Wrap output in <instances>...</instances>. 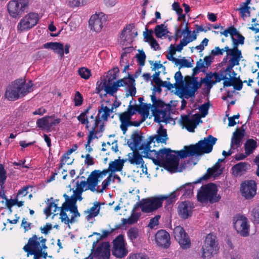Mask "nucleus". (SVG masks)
I'll return each instance as SVG.
<instances>
[{"mask_svg":"<svg viewBox=\"0 0 259 259\" xmlns=\"http://www.w3.org/2000/svg\"><path fill=\"white\" fill-rule=\"evenodd\" d=\"M217 141L216 138L208 135L204 140L199 141L197 143L190 146H185L184 150L179 151V155L181 158L193 156H200L205 153L211 152L213 146Z\"/></svg>","mask_w":259,"mask_h":259,"instance_id":"1","label":"nucleus"},{"mask_svg":"<svg viewBox=\"0 0 259 259\" xmlns=\"http://www.w3.org/2000/svg\"><path fill=\"white\" fill-rule=\"evenodd\" d=\"M178 152L173 151L169 148L161 149L159 153L161 159H155L154 163L156 165L164 167L171 172L181 171L182 169H178L179 157L181 158Z\"/></svg>","mask_w":259,"mask_h":259,"instance_id":"2","label":"nucleus"},{"mask_svg":"<svg viewBox=\"0 0 259 259\" xmlns=\"http://www.w3.org/2000/svg\"><path fill=\"white\" fill-rule=\"evenodd\" d=\"M32 85L31 81L25 83L22 79H17L7 87L5 97L10 101L16 100L30 92L32 90Z\"/></svg>","mask_w":259,"mask_h":259,"instance_id":"3","label":"nucleus"},{"mask_svg":"<svg viewBox=\"0 0 259 259\" xmlns=\"http://www.w3.org/2000/svg\"><path fill=\"white\" fill-rule=\"evenodd\" d=\"M197 198L201 203H214L219 202L221 199L218 194L217 185L213 183H209L203 185L198 191Z\"/></svg>","mask_w":259,"mask_h":259,"instance_id":"4","label":"nucleus"},{"mask_svg":"<svg viewBox=\"0 0 259 259\" xmlns=\"http://www.w3.org/2000/svg\"><path fill=\"white\" fill-rule=\"evenodd\" d=\"M197 77H193L192 80L190 81V84L187 85L185 88L183 90V95L185 96V98L188 99L192 98L195 96V93L199 89L202 83H204L206 87L207 90L209 92L212 86L216 83V81L211 79V76L209 74H206L204 78L201 79L200 82L197 81Z\"/></svg>","mask_w":259,"mask_h":259,"instance_id":"5","label":"nucleus"},{"mask_svg":"<svg viewBox=\"0 0 259 259\" xmlns=\"http://www.w3.org/2000/svg\"><path fill=\"white\" fill-rule=\"evenodd\" d=\"M162 206L160 196L143 199L134 206L133 211H135L139 207L145 213L152 212Z\"/></svg>","mask_w":259,"mask_h":259,"instance_id":"6","label":"nucleus"},{"mask_svg":"<svg viewBox=\"0 0 259 259\" xmlns=\"http://www.w3.org/2000/svg\"><path fill=\"white\" fill-rule=\"evenodd\" d=\"M99 241L97 240L93 242L91 252L89 254L90 259L98 258V259H109L110 256V245L108 242L100 243L97 247Z\"/></svg>","mask_w":259,"mask_h":259,"instance_id":"7","label":"nucleus"},{"mask_svg":"<svg viewBox=\"0 0 259 259\" xmlns=\"http://www.w3.org/2000/svg\"><path fill=\"white\" fill-rule=\"evenodd\" d=\"M29 0H12L8 4V11L13 18H19L28 7Z\"/></svg>","mask_w":259,"mask_h":259,"instance_id":"8","label":"nucleus"},{"mask_svg":"<svg viewBox=\"0 0 259 259\" xmlns=\"http://www.w3.org/2000/svg\"><path fill=\"white\" fill-rule=\"evenodd\" d=\"M216 236L212 234H208L205 239L203 245L202 247L203 258H210L213 253H216L219 250L218 243L216 240Z\"/></svg>","mask_w":259,"mask_h":259,"instance_id":"9","label":"nucleus"},{"mask_svg":"<svg viewBox=\"0 0 259 259\" xmlns=\"http://www.w3.org/2000/svg\"><path fill=\"white\" fill-rule=\"evenodd\" d=\"M39 21L37 13H29L21 19L17 25L18 30L25 31L35 26Z\"/></svg>","mask_w":259,"mask_h":259,"instance_id":"10","label":"nucleus"},{"mask_svg":"<svg viewBox=\"0 0 259 259\" xmlns=\"http://www.w3.org/2000/svg\"><path fill=\"white\" fill-rule=\"evenodd\" d=\"M174 235L182 248L186 249L190 247V238L182 227H176L174 230Z\"/></svg>","mask_w":259,"mask_h":259,"instance_id":"11","label":"nucleus"},{"mask_svg":"<svg viewBox=\"0 0 259 259\" xmlns=\"http://www.w3.org/2000/svg\"><path fill=\"white\" fill-rule=\"evenodd\" d=\"M112 254L117 258H122L127 254V250L125 248L124 236L122 234L117 236L113 241Z\"/></svg>","mask_w":259,"mask_h":259,"instance_id":"12","label":"nucleus"},{"mask_svg":"<svg viewBox=\"0 0 259 259\" xmlns=\"http://www.w3.org/2000/svg\"><path fill=\"white\" fill-rule=\"evenodd\" d=\"M37 237L36 235H34L32 237L28 240V243L23 247V250L27 252V256L29 254H33L34 257L39 258L42 255L41 249H40V243L37 240Z\"/></svg>","mask_w":259,"mask_h":259,"instance_id":"13","label":"nucleus"},{"mask_svg":"<svg viewBox=\"0 0 259 259\" xmlns=\"http://www.w3.org/2000/svg\"><path fill=\"white\" fill-rule=\"evenodd\" d=\"M256 186L255 182L248 181L242 183L240 187L242 195L246 199L253 198L256 194Z\"/></svg>","mask_w":259,"mask_h":259,"instance_id":"14","label":"nucleus"},{"mask_svg":"<svg viewBox=\"0 0 259 259\" xmlns=\"http://www.w3.org/2000/svg\"><path fill=\"white\" fill-rule=\"evenodd\" d=\"M234 227L238 233L243 237L249 235V225L246 217L239 216L234 223Z\"/></svg>","mask_w":259,"mask_h":259,"instance_id":"15","label":"nucleus"},{"mask_svg":"<svg viewBox=\"0 0 259 259\" xmlns=\"http://www.w3.org/2000/svg\"><path fill=\"white\" fill-rule=\"evenodd\" d=\"M155 240L157 245L163 248H168L170 245V237L164 230H160L155 235Z\"/></svg>","mask_w":259,"mask_h":259,"instance_id":"16","label":"nucleus"},{"mask_svg":"<svg viewBox=\"0 0 259 259\" xmlns=\"http://www.w3.org/2000/svg\"><path fill=\"white\" fill-rule=\"evenodd\" d=\"M151 143L149 141H147L146 143H142L141 147L139 148V150H143L142 151V153L144 154L143 157L152 159L154 163L155 159H161V156L159 154L160 149L158 151L155 150H150Z\"/></svg>","mask_w":259,"mask_h":259,"instance_id":"17","label":"nucleus"},{"mask_svg":"<svg viewBox=\"0 0 259 259\" xmlns=\"http://www.w3.org/2000/svg\"><path fill=\"white\" fill-rule=\"evenodd\" d=\"M106 22V16L104 15H94L90 18L89 23L91 29L95 31L99 32L101 30Z\"/></svg>","mask_w":259,"mask_h":259,"instance_id":"18","label":"nucleus"},{"mask_svg":"<svg viewBox=\"0 0 259 259\" xmlns=\"http://www.w3.org/2000/svg\"><path fill=\"white\" fill-rule=\"evenodd\" d=\"M193 203L189 201L182 202L178 206V213L183 219H187L192 216Z\"/></svg>","mask_w":259,"mask_h":259,"instance_id":"19","label":"nucleus"},{"mask_svg":"<svg viewBox=\"0 0 259 259\" xmlns=\"http://www.w3.org/2000/svg\"><path fill=\"white\" fill-rule=\"evenodd\" d=\"M231 77H228L227 80L223 82L224 88L233 86L234 89L237 91H240L242 88V81L239 77H237V74L234 70H232Z\"/></svg>","mask_w":259,"mask_h":259,"instance_id":"20","label":"nucleus"},{"mask_svg":"<svg viewBox=\"0 0 259 259\" xmlns=\"http://www.w3.org/2000/svg\"><path fill=\"white\" fill-rule=\"evenodd\" d=\"M133 28V24H128L121 31L120 38V43L122 45H126L127 43L133 41L134 36L132 30Z\"/></svg>","mask_w":259,"mask_h":259,"instance_id":"21","label":"nucleus"},{"mask_svg":"<svg viewBox=\"0 0 259 259\" xmlns=\"http://www.w3.org/2000/svg\"><path fill=\"white\" fill-rule=\"evenodd\" d=\"M245 133V130L237 129L233 134L231 138V148L235 149L241 146L242 140L244 137Z\"/></svg>","mask_w":259,"mask_h":259,"instance_id":"22","label":"nucleus"},{"mask_svg":"<svg viewBox=\"0 0 259 259\" xmlns=\"http://www.w3.org/2000/svg\"><path fill=\"white\" fill-rule=\"evenodd\" d=\"M133 151L128 154V158L126 159V161L133 165H136L137 166H140L141 167L143 168L144 161L143 159V156L141 155L139 150H133Z\"/></svg>","mask_w":259,"mask_h":259,"instance_id":"23","label":"nucleus"},{"mask_svg":"<svg viewBox=\"0 0 259 259\" xmlns=\"http://www.w3.org/2000/svg\"><path fill=\"white\" fill-rule=\"evenodd\" d=\"M97 171H93L89 175L87 179V181H85L86 185H88L85 188V190H90L92 192L97 191V189L96 187L97 186L99 182V177L98 176Z\"/></svg>","mask_w":259,"mask_h":259,"instance_id":"24","label":"nucleus"},{"mask_svg":"<svg viewBox=\"0 0 259 259\" xmlns=\"http://www.w3.org/2000/svg\"><path fill=\"white\" fill-rule=\"evenodd\" d=\"M97 171H93L89 175L87 179V181H85L86 185H88L85 188V190H90L92 192L97 191V189L96 187L97 186L99 182V177L98 176Z\"/></svg>","mask_w":259,"mask_h":259,"instance_id":"25","label":"nucleus"},{"mask_svg":"<svg viewBox=\"0 0 259 259\" xmlns=\"http://www.w3.org/2000/svg\"><path fill=\"white\" fill-rule=\"evenodd\" d=\"M143 137L137 131H134L131 135V140H128L127 144L131 150H139L141 147Z\"/></svg>","mask_w":259,"mask_h":259,"instance_id":"26","label":"nucleus"},{"mask_svg":"<svg viewBox=\"0 0 259 259\" xmlns=\"http://www.w3.org/2000/svg\"><path fill=\"white\" fill-rule=\"evenodd\" d=\"M167 139L168 137L166 130L161 125L157 131V134L150 136L148 141L152 143L155 140L158 143H161L166 144Z\"/></svg>","mask_w":259,"mask_h":259,"instance_id":"27","label":"nucleus"},{"mask_svg":"<svg viewBox=\"0 0 259 259\" xmlns=\"http://www.w3.org/2000/svg\"><path fill=\"white\" fill-rule=\"evenodd\" d=\"M221 165L219 162H217L212 167L208 168L207 173L203 177L199 178L195 183H200L202 180H205L209 179L211 176L217 177L221 175L222 171L220 169Z\"/></svg>","mask_w":259,"mask_h":259,"instance_id":"28","label":"nucleus"},{"mask_svg":"<svg viewBox=\"0 0 259 259\" xmlns=\"http://www.w3.org/2000/svg\"><path fill=\"white\" fill-rule=\"evenodd\" d=\"M195 182L185 184L177 189L175 191L177 192L178 196L180 194H182V196L184 198H190L193 194L194 187L193 184H196Z\"/></svg>","mask_w":259,"mask_h":259,"instance_id":"29","label":"nucleus"},{"mask_svg":"<svg viewBox=\"0 0 259 259\" xmlns=\"http://www.w3.org/2000/svg\"><path fill=\"white\" fill-rule=\"evenodd\" d=\"M152 114L154 117V121L159 123L160 122H167L170 118L169 112L166 109L152 110Z\"/></svg>","mask_w":259,"mask_h":259,"instance_id":"30","label":"nucleus"},{"mask_svg":"<svg viewBox=\"0 0 259 259\" xmlns=\"http://www.w3.org/2000/svg\"><path fill=\"white\" fill-rule=\"evenodd\" d=\"M43 47L45 49H51L55 53L59 55L61 58L64 57V45L58 42H50L45 44Z\"/></svg>","mask_w":259,"mask_h":259,"instance_id":"31","label":"nucleus"},{"mask_svg":"<svg viewBox=\"0 0 259 259\" xmlns=\"http://www.w3.org/2000/svg\"><path fill=\"white\" fill-rule=\"evenodd\" d=\"M201 115L198 113L193 115L191 118H190L189 115H183L181 116V122L183 123H187V124L197 125L200 122H202L200 119Z\"/></svg>","mask_w":259,"mask_h":259,"instance_id":"32","label":"nucleus"},{"mask_svg":"<svg viewBox=\"0 0 259 259\" xmlns=\"http://www.w3.org/2000/svg\"><path fill=\"white\" fill-rule=\"evenodd\" d=\"M110 82L108 80L107 81L106 79H104L101 87L107 94L113 96L114 94L118 91L119 85L116 84L114 82L112 85H110L109 84Z\"/></svg>","mask_w":259,"mask_h":259,"instance_id":"33","label":"nucleus"},{"mask_svg":"<svg viewBox=\"0 0 259 259\" xmlns=\"http://www.w3.org/2000/svg\"><path fill=\"white\" fill-rule=\"evenodd\" d=\"M52 118V116H46L39 118L36 121L37 126L41 130H46L49 131L51 128L50 120Z\"/></svg>","mask_w":259,"mask_h":259,"instance_id":"34","label":"nucleus"},{"mask_svg":"<svg viewBox=\"0 0 259 259\" xmlns=\"http://www.w3.org/2000/svg\"><path fill=\"white\" fill-rule=\"evenodd\" d=\"M177 197V192L175 191L169 195H160L161 204H162L163 201L165 200L166 207L173 205L176 201Z\"/></svg>","mask_w":259,"mask_h":259,"instance_id":"35","label":"nucleus"},{"mask_svg":"<svg viewBox=\"0 0 259 259\" xmlns=\"http://www.w3.org/2000/svg\"><path fill=\"white\" fill-rule=\"evenodd\" d=\"M258 145L257 142L252 139H249L246 140L244 144L245 153L246 155H249L252 154Z\"/></svg>","mask_w":259,"mask_h":259,"instance_id":"36","label":"nucleus"},{"mask_svg":"<svg viewBox=\"0 0 259 259\" xmlns=\"http://www.w3.org/2000/svg\"><path fill=\"white\" fill-rule=\"evenodd\" d=\"M126 159H120L119 158L111 161L109 164V170L112 172L120 171L122 170L124 163Z\"/></svg>","mask_w":259,"mask_h":259,"instance_id":"37","label":"nucleus"},{"mask_svg":"<svg viewBox=\"0 0 259 259\" xmlns=\"http://www.w3.org/2000/svg\"><path fill=\"white\" fill-rule=\"evenodd\" d=\"M250 164L245 162H239L232 167L233 172L235 175H239V174L245 171L250 168Z\"/></svg>","mask_w":259,"mask_h":259,"instance_id":"38","label":"nucleus"},{"mask_svg":"<svg viewBox=\"0 0 259 259\" xmlns=\"http://www.w3.org/2000/svg\"><path fill=\"white\" fill-rule=\"evenodd\" d=\"M101 120L99 118H98L97 117H95V119L94 120V123L93 125L91 127V130H88L89 131V142H91L92 141L96 138H98V137L96 136V128L99 125Z\"/></svg>","mask_w":259,"mask_h":259,"instance_id":"39","label":"nucleus"},{"mask_svg":"<svg viewBox=\"0 0 259 259\" xmlns=\"http://www.w3.org/2000/svg\"><path fill=\"white\" fill-rule=\"evenodd\" d=\"M229 54L232 57L229 61L239 65L242 56L241 51L238 49L237 46H234L231 53Z\"/></svg>","mask_w":259,"mask_h":259,"instance_id":"40","label":"nucleus"},{"mask_svg":"<svg viewBox=\"0 0 259 259\" xmlns=\"http://www.w3.org/2000/svg\"><path fill=\"white\" fill-rule=\"evenodd\" d=\"M91 106L90 105L87 109L83 112L80 113V114L77 116V119L82 124H85V128L89 130V127H91V125L89 124L90 121L89 119L86 117L87 114H88L89 110L91 109Z\"/></svg>","mask_w":259,"mask_h":259,"instance_id":"41","label":"nucleus"},{"mask_svg":"<svg viewBox=\"0 0 259 259\" xmlns=\"http://www.w3.org/2000/svg\"><path fill=\"white\" fill-rule=\"evenodd\" d=\"M174 77L176 80V82L174 83L175 85V88L176 89H181L182 93H183V90L184 88H185V87L188 85V84L184 86V81L183 80L182 73L180 71L177 72L175 73ZM188 84H190L191 86H192V84H191L190 82L188 83Z\"/></svg>","mask_w":259,"mask_h":259,"instance_id":"42","label":"nucleus"},{"mask_svg":"<svg viewBox=\"0 0 259 259\" xmlns=\"http://www.w3.org/2000/svg\"><path fill=\"white\" fill-rule=\"evenodd\" d=\"M154 33L156 37L161 38L169 32L167 30V26L163 24H161L156 26L154 29Z\"/></svg>","mask_w":259,"mask_h":259,"instance_id":"43","label":"nucleus"},{"mask_svg":"<svg viewBox=\"0 0 259 259\" xmlns=\"http://www.w3.org/2000/svg\"><path fill=\"white\" fill-rule=\"evenodd\" d=\"M135 80L133 77L128 73V93L126 96H134L136 93V89L135 87Z\"/></svg>","mask_w":259,"mask_h":259,"instance_id":"44","label":"nucleus"},{"mask_svg":"<svg viewBox=\"0 0 259 259\" xmlns=\"http://www.w3.org/2000/svg\"><path fill=\"white\" fill-rule=\"evenodd\" d=\"M99 203L98 202L94 203V206L92 207L90 210L87 211H85V213H88L87 215V220L90 221L93 218L96 217L99 214Z\"/></svg>","mask_w":259,"mask_h":259,"instance_id":"45","label":"nucleus"},{"mask_svg":"<svg viewBox=\"0 0 259 259\" xmlns=\"http://www.w3.org/2000/svg\"><path fill=\"white\" fill-rule=\"evenodd\" d=\"M151 99L152 102L153 110H160L159 108H163L166 105L164 102L161 100H157L155 96V93H152V95H151Z\"/></svg>","mask_w":259,"mask_h":259,"instance_id":"46","label":"nucleus"},{"mask_svg":"<svg viewBox=\"0 0 259 259\" xmlns=\"http://www.w3.org/2000/svg\"><path fill=\"white\" fill-rule=\"evenodd\" d=\"M127 235L129 239L134 242L140 236L139 229L135 227L130 228L127 232Z\"/></svg>","mask_w":259,"mask_h":259,"instance_id":"47","label":"nucleus"},{"mask_svg":"<svg viewBox=\"0 0 259 259\" xmlns=\"http://www.w3.org/2000/svg\"><path fill=\"white\" fill-rule=\"evenodd\" d=\"M76 203V200L71 196L69 199L63 203L62 207H63L65 210L70 211L77 207Z\"/></svg>","mask_w":259,"mask_h":259,"instance_id":"48","label":"nucleus"},{"mask_svg":"<svg viewBox=\"0 0 259 259\" xmlns=\"http://www.w3.org/2000/svg\"><path fill=\"white\" fill-rule=\"evenodd\" d=\"M52 209L53 211L55 212L57 210H60V207H58L57 204L54 202L48 203V206L44 209V213L46 214L47 218L51 215Z\"/></svg>","mask_w":259,"mask_h":259,"instance_id":"49","label":"nucleus"},{"mask_svg":"<svg viewBox=\"0 0 259 259\" xmlns=\"http://www.w3.org/2000/svg\"><path fill=\"white\" fill-rule=\"evenodd\" d=\"M206 74H209V76H211V79L213 77L217 82H220L222 80H227V76H226V74H224V72L221 70L220 73L219 72H215L214 73H207Z\"/></svg>","mask_w":259,"mask_h":259,"instance_id":"50","label":"nucleus"},{"mask_svg":"<svg viewBox=\"0 0 259 259\" xmlns=\"http://www.w3.org/2000/svg\"><path fill=\"white\" fill-rule=\"evenodd\" d=\"M151 106V105L150 104H142L139 108L137 107V112L142 115L144 117H147L149 113V109Z\"/></svg>","mask_w":259,"mask_h":259,"instance_id":"51","label":"nucleus"},{"mask_svg":"<svg viewBox=\"0 0 259 259\" xmlns=\"http://www.w3.org/2000/svg\"><path fill=\"white\" fill-rule=\"evenodd\" d=\"M109 112V108L107 106H105L103 104H102L100 108L98 109V115L103 112L101 116V118L104 121H107L110 115Z\"/></svg>","mask_w":259,"mask_h":259,"instance_id":"52","label":"nucleus"},{"mask_svg":"<svg viewBox=\"0 0 259 259\" xmlns=\"http://www.w3.org/2000/svg\"><path fill=\"white\" fill-rule=\"evenodd\" d=\"M7 171L4 164H0V186L2 189L4 188V185L7 179Z\"/></svg>","mask_w":259,"mask_h":259,"instance_id":"53","label":"nucleus"},{"mask_svg":"<svg viewBox=\"0 0 259 259\" xmlns=\"http://www.w3.org/2000/svg\"><path fill=\"white\" fill-rule=\"evenodd\" d=\"M251 220L254 224H259V206H254L250 212Z\"/></svg>","mask_w":259,"mask_h":259,"instance_id":"54","label":"nucleus"},{"mask_svg":"<svg viewBox=\"0 0 259 259\" xmlns=\"http://www.w3.org/2000/svg\"><path fill=\"white\" fill-rule=\"evenodd\" d=\"M221 35H224L225 36L227 37L229 33L231 36L233 41H236V39L234 38V35L237 34V29L234 26H230L223 31L220 32Z\"/></svg>","mask_w":259,"mask_h":259,"instance_id":"55","label":"nucleus"},{"mask_svg":"<svg viewBox=\"0 0 259 259\" xmlns=\"http://www.w3.org/2000/svg\"><path fill=\"white\" fill-rule=\"evenodd\" d=\"M141 215L140 213L134 212H133L131 216L128 218L127 220L125 219H123L122 221L123 224H125L126 223H128V224H133L136 222H137Z\"/></svg>","mask_w":259,"mask_h":259,"instance_id":"56","label":"nucleus"},{"mask_svg":"<svg viewBox=\"0 0 259 259\" xmlns=\"http://www.w3.org/2000/svg\"><path fill=\"white\" fill-rule=\"evenodd\" d=\"M197 35L196 34L195 31H193L192 35H190L189 36H187L186 37H184L181 41L180 44H181L183 47L186 46L190 42L193 41V40L196 39Z\"/></svg>","mask_w":259,"mask_h":259,"instance_id":"57","label":"nucleus"},{"mask_svg":"<svg viewBox=\"0 0 259 259\" xmlns=\"http://www.w3.org/2000/svg\"><path fill=\"white\" fill-rule=\"evenodd\" d=\"M78 73L80 77L84 79H88L91 76V70L85 67H81L79 68Z\"/></svg>","mask_w":259,"mask_h":259,"instance_id":"58","label":"nucleus"},{"mask_svg":"<svg viewBox=\"0 0 259 259\" xmlns=\"http://www.w3.org/2000/svg\"><path fill=\"white\" fill-rule=\"evenodd\" d=\"M133 115L134 113L129 114L126 111L123 113H120L119 114L120 121L121 123H129L132 118V116Z\"/></svg>","mask_w":259,"mask_h":259,"instance_id":"59","label":"nucleus"},{"mask_svg":"<svg viewBox=\"0 0 259 259\" xmlns=\"http://www.w3.org/2000/svg\"><path fill=\"white\" fill-rule=\"evenodd\" d=\"M139 53L136 55V58H137L138 64L143 66L145 65L146 56L143 50L139 51Z\"/></svg>","mask_w":259,"mask_h":259,"instance_id":"60","label":"nucleus"},{"mask_svg":"<svg viewBox=\"0 0 259 259\" xmlns=\"http://www.w3.org/2000/svg\"><path fill=\"white\" fill-rule=\"evenodd\" d=\"M67 210H65L64 209L63 207H60V219L61 220V222L64 223L65 224H69V223L71 224V222L70 221V219H69V218L67 216V213H66V211Z\"/></svg>","mask_w":259,"mask_h":259,"instance_id":"61","label":"nucleus"},{"mask_svg":"<svg viewBox=\"0 0 259 259\" xmlns=\"http://www.w3.org/2000/svg\"><path fill=\"white\" fill-rule=\"evenodd\" d=\"M180 65L179 69H180L182 67H187L190 68L192 67V65L191 62L188 61L185 58H183L182 59H178L176 65Z\"/></svg>","mask_w":259,"mask_h":259,"instance_id":"62","label":"nucleus"},{"mask_svg":"<svg viewBox=\"0 0 259 259\" xmlns=\"http://www.w3.org/2000/svg\"><path fill=\"white\" fill-rule=\"evenodd\" d=\"M76 188L73 191V193H82L84 191H85L84 189V188L87 186L85 181H81L80 183L77 181L76 183Z\"/></svg>","mask_w":259,"mask_h":259,"instance_id":"63","label":"nucleus"},{"mask_svg":"<svg viewBox=\"0 0 259 259\" xmlns=\"http://www.w3.org/2000/svg\"><path fill=\"white\" fill-rule=\"evenodd\" d=\"M119 72V70L117 67H115L112 70L108 71V74L111 76L108 78V81L111 82L113 80L116 79L117 78V74Z\"/></svg>","mask_w":259,"mask_h":259,"instance_id":"64","label":"nucleus"}]
</instances>
